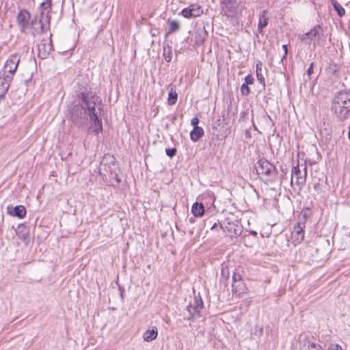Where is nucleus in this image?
<instances>
[{
  "label": "nucleus",
  "instance_id": "obj_1",
  "mask_svg": "<svg viewBox=\"0 0 350 350\" xmlns=\"http://www.w3.org/2000/svg\"><path fill=\"white\" fill-rule=\"evenodd\" d=\"M81 105H75L71 111V118L75 123H77L79 117L87 113L92 122L90 131L95 135L102 132V121L98 118L96 107L100 110L101 98L95 93L85 92L81 93Z\"/></svg>",
  "mask_w": 350,
  "mask_h": 350
},
{
  "label": "nucleus",
  "instance_id": "obj_2",
  "mask_svg": "<svg viewBox=\"0 0 350 350\" xmlns=\"http://www.w3.org/2000/svg\"><path fill=\"white\" fill-rule=\"evenodd\" d=\"M118 170V164L116 159L111 154H105L99 166L98 172L104 181H110L116 180L117 183H120V180L116 170Z\"/></svg>",
  "mask_w": 350,
  "mask_h": 350
},
{
  "label": "nucleus",
  "instance_id": "obj_3",
  "mask_svg": "<svg viewBox=\"0 0 350 350\" xmlns=\"http://www.w3.org/2000/svg\"><path fill=\"white\" fill-rule=\"evenodd\" d=\"M350 108V94L346 91L339 92L334 97L332 109L340 120L349 118Z\"/></svg>",
  "mask_w": 350,
  "mask_h": 350
},
{
  "label": "nucleus",
  "instance_id": "obj_4",
  "mask_svg": "<svg viewBox=\"0 0 350 350\" xmlns=\"http://www.w3.org/2000/svg\"><path fill=\"white\" fill-rule=\"evenodd\" d=\"M40 18L38 21L36 18L31 21V25H38L40 26L39 33H44L49 27L51 11V0H45L40 4Z\"/></svg>",
  "mask_w": 350,
  "mask_h": 350
},
{
  "label": "nucleus",
  "instance_id": "obj_5",
  "mask_svg": "<svg viewBox=\"0 0 350 350\" xmlns=\"http://www.w3.org/2000/svg\"><path fill=\"white\" fill-rule=\"evenodd\" d=\"M256 170L257 173L263 176L267 181H273L276 178L275 167L265 159H260L258 161Z\"/></svg>",
  "mask_w": 350,
  "mask_h": 350
},
{
  "label": "nucleus",
  "instance_id": "obj_6",
  "mask_svg": "<svg viewBox=\"0 0 350 350\" xmlns=\"http://www.w3.org/2000/svg\"><path fill=\"white\" fill-rule=\"evenodd\" d=\"M221 10L223 14L228 18H232L238 12L239 0H219Z\"/></svg>",
  "mask_w": 350,
  "mask_h": 350
},
{
  "label": "nucleus",
  "instance_id": "obj_7",
  "mask_svg": "<svg viewBox=\"0 0 350 350\" xmlns=\"http://www.w3.org/2000/svg\"><path fill=\"white\" fill-rule=\"evenodd\" d=\"M306 176L307 168L306 165L304 167L303 171L300 170L299 165L293 167L291 172V186H293L294 180H295V184L298 187L299 189H301L306 183Z\"/></svg>",
  "mask_w": 350,
  "mask_h": 350
},
{
  "label": "nucleus",
  "instance_id": "obj_8",
  "mask_svg": "<svg viewBox=\"0 0 350 350\" xmlns=\"http://www.w3.org/2000/svg\"><path fill=\"white\" fill-rule=\"evenodd\" d=\"M203 308V301L200 296H195L193 303H190L187 306L188 316L185 317L187 320H191L199 317L200 310Z\"/></svg>",
  "mask_w": 350,
  "mask_h": 350
},
{
  "label": "nucleus",
  "instance_id": "obj_9",
  "mask_svg": "<svg viewBox=\"0 0 350 350\" xmlns=\"http://www.w3.org/2000/svg\"><path fill=\"white\" fill-rule=\"evenodd\" d=\"M52 34L47 38H42L40 43L38 45V55L41 59H46L49 57L51 52L53 50L52 40Z\"/></svg>",
  "mask_w": 350,
  "mask_h": 350
},
{
  "label": "nucleus",
  "instance_id": "obj_10",
  "mask_svg": "<svg viewBox=\"0 0 350 350\" xmlns=\"http://www.w3.org/2000/svg\"><path fill=\"white\" fill-rule=\"evenodd\" d=\"M221 228L226 232L230 238L238 237L243 232V226L239 221H227Z\"/></svg>",
  "mask_w": 350,
  "mask_h": 350
},
{
  "label": "nucleus",
  "instance_id": "obj_11",
  "mask_svg": "<svg viewBox=\"0 0 350 350\" xmlns=\"http://www.w3.org/2000/svg\"><path fill=\"white\" fill-rule=\"evenodd\" d=\"M30 14L27 10L20 11L17 15V21L21 32L25 33L26 30L31 25L29 23Z\"/></svg>",
  "mask_w": 350,
  "mask_h": 350
},
{
  "label": "nucleus",
  "instance_id": "obj_12",
  "mask_svg": "<svg viewBox=\"0 0 350 350\" xmlns=\"http://www.w3.org/2000/svg\"><path fill=\"white\" fill-rule=\"evenodd\" d=\"M19 62L20 57L17 53L11 55L5 64V72L8 71L9 72L8 75L12 76L16 72Z\"/></svg>",
  "mask_w": 350,
  "mask_h": 350
},
{
  "label": "nucleus",
  "instance_id": "obj_13",
  "mask_svg": "<svg viewBox=\"0 0 350 350\" xmlns=\"http://www.w3.org/2000/svg\"><path fill=\"white\" fill-rule=\"evenodd\" d=\"M321 27L319 25L315 26L306 33L301 34L299 38L304 42L309 44L314 38L319 36Z\"/></svg>",
  "mask_w": 350,
  "mask_h": 350
},
{
  "label": "nucleus",
  "instance_id": "obj_14",
  "mask_svg": "<svg viewBox=\"0 0 350 350\" xmlns=\"http://www.w3.org/2000/svg\"><path fill=\"white\" fill-rule=\"evenodd\" d=\"M299 350H322L320 345H317L307 338L300 336L299 339Z\"/></svg>",
  "mask_w": 350,
  "mask_h": 350
},
{
  "label": "nucleus",
  "instance_id": "obj_15",
  "mask_svg": "<svg viewBox=\"0 0 350 350\" xmlns=\"http://www.w3.org/2000/svg\"><path fill=\"white\" fill-rule=\"evenodd\" d=\"M12 78V75H7L0 77V98H3L8 92Z\"/></svg>",
  "mask_w": 350,
  "mask_h": 350
},
{
  "label": "nucleus",
  "instance_id": "obj_16",
  "mask_svg": "<svg viewBox=\"0 0 350 350\" xmlns=\"http://www.w3.org/2000/svg\"><path fill=\"white\" fill-rule=\"evenodd\" d=\"M304 225L301 222H298L297 224L294 227L293 230L292 232V237L297 243H300L304 238Z\"/></svg>",
  "mask_w": 350,
  "mask_h": 350
},
{
  "label": "nucleus",
  "instance_id": "obj_17",
  "mask_svg": "<svg viewBox=\"0 0 350 350\" xmlns=\"http://www.w3.org/2000/svg\"><path fill=\"white\" fill-rule=\"evenodd\" d=\"M8 212L10 215L19 218H23L26 215V209L22 205L16 206L15 207H8Z\"/></svg>",
  "mask_w": 350,
  "mask_h": 350
},
{
  "label": "nucleus",
  "instance_id": "obj_18",
  "mask_svg": "<svg viewBox=\"0 0 350 350\" xmlns=\"http://www.w3.org/2000/svg\"><path fill=\"white\" fill-rule=\"evenodd\" d=\"M158 335L157 328L154 326L151 329H147L143 334V339L146 342H150L156 339Z\"/></svg>",
  "mask_w": 350,
  "mask_h": 350
},
{
  "label": "nucleus",
  "instance_id": "obj_19",
  "mask_svg": "<svg viewBox=\"0 0 350 350\" xmlns=\"http://www.w3.org/2000/svg\"><path fill=\"white\" fill-rule=\"evenodd\" d=\"M16 233L20 239L25 241L29 237V230L25 224H19L16 230Z\"/></svg>",
  "mask_w": 350,
  "mask_h": 350
},
{
  "label": "nucleus",
  "instance_id": "obj_20",
  "mask_svg": "<svg viewBox=\"0 0 350 350\" xmlns=\"http://www.w3.org/2000/svg\"><path fill=\"white\" fill-rule=\"evenodd\" d=\"M232 293L241 295L245 293L246 286L243 281L232 284Z\"/></svg>",
  "mask_w": 350,
  "mask_h": 350
},
{
  "label": "nucleus",
  "instance_id": "obj_21",
  "mask_svg": "<svg viewBox=\"0 0 350 350\" xmlns=\"http://www.w3.org/2000/svg\"><path fill=\"white\" fill-rule=\"evenodd\" d=\"M204 135V130L202 127L193 128L190 133V138L193 142H198Z\"/></svg>",
  "mask_w": 350,
  "mask_h": 350
},
{
  "label": "nucleus",
  "instance_id": "obj_22",
  "mask_svg": "<svg viewBox=\"0 0 350 350\" xmlns=\"http://www.w3.org/2000/svg\"><path fill=\"white\" fill-rule=\"evenodd\" d=\"M191 212L195 217H202L204 212L203 204L198 202L194 203L191 207Z\"/></svg>",
  "mask_w": 350,
  "mask_h": 350
},
{
  "label": "nucleus",
  "instance_id": "obj_23",
  "mask_svg": "<svg viewBox=\"0 0 350 350\" xmlns=\"http://www.w3.org/2000/svg\"><path fill=\"white\" fill-rule=\"evenodd\" d=\"M267 10H263L260 15L258 30L262 32L264 27L268 24V18L266 16Z\"/></svg>",
  "mask_w": 350,
  "mask_h": 350
},
{
  "label": "nucleus",
  "instance_id": "obj_24",
  "mask_svg": "<svg viewBox=\"0 0 350 350\" xmlns=\"http://www.w3.org/2000/svg\"><path fill=\"white\" fill-rule=\"evenodd\" d=\"M191 8L192 12V17L193 18L200 16L203 14L202 8L198 4H191Z\"/></svg>",
  "mask_w": 350,
  "mask_h": 350
},
{
  "label": "nucleus",
  "instance_id": "obj_25",
  "mask_svg": "<svg viewBox=\"0 0 350 350\" xmlns=\"http://www.w3.org/2000/svg\"><path fill=\"white\" fill-rule=\"evenodd\" d=\"M262 63L261 62L258 61L257 63H256V77H257V79L258 81L263 85V86L265 85V78L262 75V74L261 73V70H262Z\"/></svg>",
  "mask_w": 350,
  "mask_h": 350
},
{
  "label": "nucleus",
  "instance_id": "obj_26",
  "mask_svg": "<svg viewBox=\"0 0 350 350\" xmlns=\"http://www.w3.org/2000/svg\"><path fill=\"white\" fill-rule=\"evenodd\" d=\"M178 95L175 90L172 88L168 94L167 103L170 105H174L177 101Z\"/></svg>",
  "mask_w": 350,
  "mask_h": 350
},
{
  "label": "nucleus",
  "instance_id": "obj_27",
  "mask_svg": "<svg viewBox=\"0 0 350 350\" xmlns=\"http://www.w3.org/2000/svg\"><path fill=\"white\" fill-rule=\"evenodd\" d=\"M180 29V24L177 21H171L169 23V31L167 34L176 32Z\"/></svg>",
  "mask_w": 350,
  "mask_h": 350
},
{
  "label": "nucleus",
  "instance_id": "obj_28",
  "mask_svg": "<svg viewBox=\"0 0 350 350\" xmlns=\"http://www.w3.org/2000/svg\"><path fill=\"white\" fill-rule=\"evenodd\" d=\"M335 10L337 12L338 16H342L345 14V11L342 6L336 1L332 2Z\"/></svg>",
  "mask_w": 350,
  "mask_h": 350
},
{
  "label": "nucleus",
  "instance_id": "obj_29",
  "mask_svg": "<svg viewBox=\"0 0 350 350\" xmlns=\"http://www.w3.org/2000/svg\"><path fill=\"white\" fill-rule=\"evenodd\" d=\"M181 14L183 16H184L186 18H192V12H191V5L188 8H184L181 11Z\"/></svg>",
  "mask_w": 350,
  "mask_h": 350
},
{
  "label": "nucleus",
  "instance_id": "obj_30",
  "mask_svg": "<svg viewBox=\"0 0 350 350\" xmlns=\"http://www.w3.org/2000/svg\"><path fill=\"white\" fill-rule=\"evenodd\" d=\"M338 66L336 64H330L328 67L327 68V71L329 72V73H331V74H335L337 70H338Z\"/></svg>",
  "mask_w": 350,
  "mask_h": 350
},
{
  "label": "nucleus",
  "instance_id": "obj_31",
  "mask_svg": "<svg viewBox=\"0 0 350 350\" xmlns=\"http://www.w3.org/2000/svg\"><path fill=\"white\" fill-rule=\"evenodd\" d=\"M241 92L243 95L247 96L250 92L248 85L243 83L241 86Z\"/></svg>",
  "mask_w": 350,
  "mask_h": 350
},
{
  "label": "nucleus",
  "instance_id": "obj_32",
  "mask_svg": "<svg viewBox=\"0 0 350 350\" xmlns=\"http://www.w3.org/2000/svg\"><path fill=\"white\" fill-rule=\"evenodd\" d=\"M243 281L241 275L238 272H234L232 275V283Z\"/></svg>",
  "mask_w": 350,
  "mask_h": 350
},
{
  "label": "nucleus",
  "instance_id": "obj_33",
  "mask_svg": "<svg viewBox=\"0 0 350 350\" xmlns=\"http://www.w3.org/2000/svg\"><path fill=\"white\" fill-rule=\"evenodd\" d=\"M166 154L170 158L173 157L176 153V149L173 148H167L165 150Z\"/></svg>",
  "mask_w": 350,
  "mask_h": 350
},
{
  "label": "nucleus",
  "instance_id": "obj_34",
  "mask_svg": "<svg viewBox=\"0 0 350 350\" xmlns=\"http://www.w3.org/2000/svg\"><path fill=\"white\" fill-rule=\"evenodd\" d=\"M254 83V79L252 75H247L245 77V83L244 84H252Z\"/></svg>",
  "mask_w": 350,
  "mask_h": 350
},
{
  "label": "nucleus",
  "instance_id": "obj_35",
  "mask_svg": "<svg viewBox=\"0 0 350 350\" xmlns=\"http://www.w3.org/2000/svg\"><path fill=\"white\" fill-rule=\"evenodd\" d=\"M199 119L197 117H194L191 120V124L194 126V128L199 127L198 124H199Z\"/></svg>",
  "mask_w": 350,
  "mask_h": 350
},
{
  "label": "nucleus",
  "instance_id": "obj_36",
  "mask_svg": "<svg viewBox=\"0 0 350 350\" xmlns=\"http://www.w3.org/2000/svg\"><path fill=\"white\" fill-rule=\"evenodd\" d=\"M313 72V63H311L310 65V67L308 68L307 70V75L308 77H310Z\"/></svg>",
  "mask_w": 350,
  "mask_h": 350
},
{
  "label": "nucleus",
  "instance_id": "obj_37",
  "mask_svg": "<svg viewBox=\"0 0 350 350\" xmlns=\"http://www.w3.org/2000/svg\"><path fill=\"white\" fill-rule=\"evenodd\" d=\"M329 350H342V349L341 348V347L336 345H331L329 347Z\"/></svg>",
  "mask_w": 350,
  "mask_h": 350
},
{
  "label": "nucleus",
  "instance_id": "obj_38",
  "mask_svg": "<svg viewBox=\"0 0 350 350\" xmlns=\"http://www.w3.org/2000/svg\"><path fill=\"white\" fill-rule=\"evenodd\" d=\"M282 49H284V54L282 58V59H284L286 57V55H287V53H288V49H287V45L286 44H283L282 45Z\"/></svg>",
  "mask_w": 350,
  "mask_h": 350
},
{
  "label": "nucleus",
  "instance_id": "obj_39",
  "mask_svg": "<svg viewBox=\"0 0 350 350\" xmlns=\"http://www.w3.org/2000/svg\"><path fill=\"white\" fill-rule=\"evenodd\" d=\"M164 56H165V59L166 62H170L171 61V59H172V53H171V52H169L168 55H166L164 53Z\"/></svg>",
  "mask_w": 350,
  "mask_h": 350
},
{
  "label": "nucleus",
  "instance_id": "obj_40",
  "mask_svg": "<svg viewBox=\"0 0 350 350\" xmlns=\"http://www.w3.org/2000/svg\"><path fill=\"white\" fill-rule=\"evenodd\" d=\"M221 275H222L223 276H225V275H226L225 268H222V269H221Z\"/></svg>",
  "mask_w": 350,
  "mask_h": 350
},
{
  "label": "nucleus",
  "instance_id": "obj_41",
  "mask_svg": "<svg viewBox=\"0 0 350 350\" xmlns=\"http://www.w3.org/2000/svg\"><path fill=\"white\" fill-rule=\"evenodd\" d=\"M348 132H347V136L348 138L350 139V125L348 126Z\"/></svg>",
  "mask_w": 350,
  "mask_h": 350
},
{
  "label": "nucleus",
  "instance_id": "obj_42",
  "mask_svg": "<svg viewBox=\"0 0 350 350\" xmlns=\"http://www.w3.org/2000/svg\"><path fill=\"white\" fill-rule=\"evenodd\" d=\"M250 234H252L254 236H256L257 235V232H255V231H250Z\"/></svg>",
  "mask_w": 350,
  "mask_h": 350
},
{
  "label": "nucleus",
  "instance_id": "obj_43",
  "mask_svg": "<svg viewBox=\"0 0 350 350\" xmlns=\"http://www.w3.org/2000/svg\"><path fill=\"white\" fill-rule=\"evenodd\" d=\"M216 226H217V224H215L211 227V229H214Z\"/></svg>",
  "mask_w": 350,
  "mask_h": 350
},
{
  "label": "nucleus",
  "instance_id": "obj_44",
  "mask_svg": "<svg viewBox=\"0 0 350 350\" xmlns=\"http://www.w3.org/2000/svg\"><path fill=\"white\" fill-rule=\"evenodd\" d=\"M35 25H31V27H33V29H36V27H34ZM36 25H38V27L40 28V26H39L38 24H37Z\"/></svg>",
  "mask_w": 350,
  "mask_h": 350
},
{
  "label": "nucleus",
  "instance_id": "obj_45",
  "mask_svg": "<svg viewBox=\"0 0 350 350\" xmlns=\"http://www.w3.org/2000/svg\"><path fill=\"white\" fill-rule=\"evenodd\" d=\"M228 276H229V272H228V271L227 270V275H226V277H227V278H228Z\"/></svg>",
  "mask_w": 350,
  "mask_h": 350
}]
</instances>
